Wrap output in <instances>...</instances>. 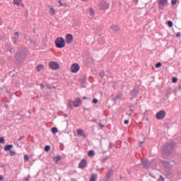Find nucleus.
<instances>
[{
    "instance_id": "18",
    "label": "nucleus",
    "mask_w": 181,
    "mask_h": 181,
    "mask_svg": "<svg viewBox=\"0 0 181 181\" xmlns=\"http://www.w3.org/2000/svg\"><path fill=\"white\" fill-rule=\"evenodd\" d=\"M77 135H80L81 136H83V138H86V133H84V130L81 129H78L77 130Z\"/></svg>"
},
{
    "instance_id": "34",
    "label": "nucleus",
    "mask_w": 181,
    "mask_h": 181,
    "mask_svg": "<svg viewBox=\"0 0 181 181\" xmlns=\"http://www.w3.org/2000/svg\"><path fill=\"white\" fill-rule=\"evenodd\" d=\"M83 78V80H81V79H80V81H81V83H82V84H83V83H86V75H83V76H82Z\"/></svg>"
},
{
    "instance_id": "31",
    "label": "nucleus",
    "mask_w": 181,
    "mask_h": 181,
    "mask_svg": "<svg viewBox=\"0 0 181 181\" xmlns=\"http://www.w3.org/2000/svg\"><path fill=\"white\" fill-rule=\"evenodd\" d=\"M49 13H51V15H54V13H56V11L53 7H51Z\"/></svg>"
},
{
    "instance_id": "36",
    "label": "nucleus",
    "mask_w": 181,
    "mask_h": 181,
    "mask_svg": "<svg viewBox=\"0 0 181 181\" xmlns=\"http://www.w3.org/2000/svg\"><path fill=\"white\" fill-rule=\"evenodd\" d=\"M172 91V88H168L167 90V97H169V94H170V92Z\"/></svg>"
},
{
    "instance_id": "46",
    "label": "nucleus",
    "mask_w": 181,
    "mask_h": 181,
    "mask_svg": "<svg viewBox=\"0 0 181 181\" xmlns=\"http://www.w3.org/2000/svg\"><path fill=\"white\" fill-rule=\"evenodd\" d=\"M5 46H6V49H9V47H11V45H9V44H8V43H6V44L5 45Z\"/></svg>"
},
{
    "instance_id": "44",
    "label": "nucleus",
    "mask_w": 181,
    "mask_h": 181,
    "mask_svg": "<svg viewBox=\"0 0 181 181\" xmlns=\"http://www.w3.org/2000/svg\"><path fill=\"white\" fill-rule=\"evenodd\" d=\"M172 81H173V83H177V78L173 77Z\"/></svg>"
},
{
    "instance_id": "23",
    "label": "nucleus",
    "mask_w": 181,
    "mask_h": 181,
    "mask_svg": "<svg viewBox=\"0 0 181 181\" xmlns=\"http://www.w3.org/2000/svg\"><path fill=\"white\" fill-rule=\"evenodd\" d=\"M94 155H95V153L94 152V151L90 150L88 151V156H89V158H93Z\"/></svg>"
},
{
    "instance_id": "27",
    "label": "nucleus",
    "mask_w": 181,
    "mask_h": 181,
    "mask_svg": "<svg viewBox=\"0 0 181 181\" xmlns=\"http://www.w3.org/2000/svg\"><path fill=\"white\" fill-rule=\"evenodd\" d=\"M170 170H168L165 171V175L167 177H170L172 176V172L170 171Z\"/></svg>"
},
{
    "instance_id": "38",
    "label": "nucleus",
    "mask_w": 181,
    "mask_h": 181,
    "mask_svg": "<svg viewBox=\"0 0 181 181\" xmlns=\"http://www.w3.org/2000/svg\"><path fill=\"white\" fill-rule=\"evenodd\" d=\"M161 66H162V63L160 62H158L156 64V69H159V67H161Z\"/></svg>"
},
{
    "instance_id": "30",
    "label": "nucleus",
    "mask_w": 181,
    "mask_h": 181,
    "mask_svg": "<svg viewBox=\"0 0 181 181\" xmlns=\"http://www.w3.org/2000/svg\"><path fill=\"white\" fill-rule=\"evenodd\" d=\"M57 132H58V130L56 127H52V134H57Z\"/></svg>"
},
{
    "instance_id": "17",
    "label": "nucleus",
    "mask_w": 181,
    "mask_h": 181,
    "mask_svg": "<svg viewBox=\"0 0 181 181\" xmlns=\"http://www.w3.org/2000/svg\"><path fill=\"white\" fill-rule=\"evenodd\" d=\"M74 107H78L79 105H81V99H80V98H76L75 101H74Z\"/></svg>"
},
{
    "instance_id": "49",
    "label": "nucleus",
    "mask_w": 181,
    "mask_h": 181,
    "mask_svg": "<svg viewBox=\"0 0 181 181\" xmlns=\"http://www.w3.org/2000/svg\"><path fill=\"white\" fill-rule=\"evenodd\" d=\"M160 180L161 181H165V177H163V176H162V175H160Z\"/></svg>"
},
{
    "instance_id": "45",
    "label": "nucleus",
    "mask_w": 181,
    "mask_h": 181,
    "mask_svg": "<svg viewBox=\"0 0 181 181\" xmlns=\"http://www.w3.org/2000/svg\"><path fill=\"white\" fill-rule=\"evenodd\" d=\"M8 74H9V76H10L11 77H15V74H13V72H12V71H10V72L8 73Z\"/></svg>"
},
{
    "instance_id": "19",
    "label": "nucleus",
    "mask_w": 181,
    "mask_h": 181,
    "mask_svg": "<svg viewBox=\"0 0 181 181\" xmlns=\"http://www.w3.org/2000/svg\"><path fill=\"white\" fill-rule=\"evenodd\" d=\"M45 69V66L43 64H39L36 66L37 71H42Z\"/></svg>"
},
{
    "instance_id": "29",
    "label": "nucleus",
    "mask_w": 181,
    "mask_h": 181,
    "mask_svg": "<svg viewBox=\"0 0 181 181\" xmlns=\"http://www.w3.org/2000/svg\"><path fill=\"white\" fill-rule=\"evenodd\" d=\"M99 76L101 78H104V76H105V71H104V70L101 71V72L99 74Z\"/></svg>"
},
{
    "instance_id": "35",
    "label": "nucleus",
    "mask_w": 181,
    "mask_h": 181,
    "mask_svg": "<svg viewBox=\"0 0 181 181\" xmlns=\"http://www.w3.org/2000/svg\"><path fill=\"white\" fill-rule=\"evenodd\" d=\"M45 152H49L50 151V146H45Z\"/></svg>"
},
{
    "instance_id": "60",
    "label": "nucleus",
    "mask_w": 181,
    "mask_h": 181,
    "mask_svg": "<svg viewBox=\"0 0 181 181\" xmlns=\"http://www.w3.org/2000/svg\"><path fill=\"white\" fill-rule=\"evenodd\" d=\"M58 2L59 3L60 6H63V4H62V1L61 0H59Z\"/></svg>"
},
{
    "instance_id": "16",
    "label": "nucleus",
    "mask_w": 181,
    "mask_h": 181,
    "mask_svg": "<svg viewBox=\"0 0 181 181\" xmlns=\"http://www.w3.org/2000/svg\"><path fill=\"white\" fill-rule=\"evenodd\" d=\"M142 165H144V168L145 169H148L149 166L151 165V162H149L148 160H144L142 161Z\"/></svg>"
},
{
    "instance_id": "53",
    "label": "nucleus",
    "mask_w": 181,
    "mask_h": 181,
    "mask_svg": "<svg viewBox=\"0 0 181 181\" xmlns=\"http://www.w3.org/2000/svg\"><path fill=\"white\" fill-rule=\"evenodd\" d=\"M46 87H47V88L49 90H52V86L50 85H46Z\"/></svg>"
},
{
    "instance_id": "41",
    "label": "nucleus",
    "mask_w": 181,
    "mask_h": 181,
    "mask_svg": "<svg viewBox=\"0 0 181 181\" xmlns=\"http://www.w3.org/2000/svg\"><path fill=\"white\" fill-rule=\"evenodd\" d=\"M0 40H6V37H5V35H1Z\"/></svg>"
},
{
    "instance_id": "33",
    "label": "nucleus",
    "mask_w": 181,
    "mask_h": 181,
    "mask_svg": "<svg viewBox=\"0 0 181 181\" xmlns=\"http://www.w3.org/2000/svg\"><path fill=\"white\" fill-rule=\"evenodd\" d=\"M167 24L168 25L169 28H172V26H173V22L171 21H168Z\"/></svg>"
},
{
    "instance_id": "64",
    "label": "nucleus",
    "mask_w": 181,
    "mask_h": 181,
    "mask_svg": "<svg viewBox=\"0 0 181 181\" xmlns=\"http://www.w3.org/2000/svg\"><path fill=\"white\" fill-rule=\"evenodd\" d=\"M178 88L179 90H181V83L179 84Z\"/></svg>"
},
{
    "instance_id": "59",
    "label": "nucleus",
    "mask_w": 181,
    "mask_h": 181,
    "mask_svg": "<svg viewBox=\"0 0 181 181\" xmlns=\"http://www.w3.org/2000/svg\"><path fill=\"white\" fill-rule=\"evenodd\" d=\"M99 125H100V128H104V124H102L101 123H99Z\"/></svg>"
},
{
    "instance_id": "25",
    "label": "nucleus",
    "mask_w": 181,
    "mask_h": 181,
    "mask_svg": "<svg viewBox=\"0 0 181 181\" xmlns=\"http://www.w3.org/2000/svg\"><path fill=\"white\" fill-rule=\"evenodd\" d=\"M97 179V174H93L89 181H95Z\"/></svg>"
},
{
    "instance_id": "54",
    "label": "nucleus",
    "mask_w": 181,
    "mask_h": 181,
    "mask_svg": "<svg viewBox=\"0 0 181 181\" xmlns=\"http://www.w3.org/2000/svg\"><path fill=\"white\" fill-rule=\"evenodd\" d=\"M109 149H112V144L111 143L109 144Z\"/></svg>"
},
{
    "instance_id": "55",
    "label": "nucleus",
    "mask_w": 181,
    "mask_h": 181,
    "mask_svg": "<svg viewBox=\"0 0 181 181\" xmlns=\"http://www.w3.org/2000/svg\"><path fill=\"white\" fill-rule=\"evenodd\" d=\"M117 99L116 98H113L112 101H114L115 104H117Z\"/></svg>"
},
{
    "instance_id": "1",
    "label": "nucleus",
    "mask_w": 181,
    "mask_h": 181,
    "mask_svg": "<svg viewBox=\"0 0 181 181\" xmlns=\"http://www.w3.org/2000/svg\"><path fill=\"white\" fill-rule=\"evenodd\" d=\"M28 56V49L26 47L20 48L15 54L16 64L21 66Z\"/></svg>"
},
{
    "instance_id": "43",
    "label": "nucleus",
    "mask_w": 181,
    "mask_h": 181,
    "mask_svg": "<svg viewBox=\"0 0 181 181\" xmlns=\"http://www.w3.org/2000/svg\"><path fill=\"white\" fill-rule=\"evenodd\" d=\"M11 153V156H13L14 155H16V152L13 151H10Z\"/></svg>"
},
{
    "instance_id": "2",
    "label": "nucleus",
    "mask_w": 181,
    "mask_h": 181,
    "mask_svg": "<svg viewBox=\"0 0 181 181\" xmlns=\"http://www.w3.org/2000/svg\"><path fill=\"white\" fill-rule=\"evenodd\" d=\"M175 146L176 143L175 141H170L163 146L162 148V154L163 156H170L171 153H173Z\"/></svg>"
},
{
    "instance_id": "3",
    "label": "nucleus",
    "mask_w": 181,
    "mask_h": 181,
    "mask_svg": "<svg viewBox=\"0 0 181 181\" xmlns=\"http://www.w3.org/2000/svg\"><path fill=\"white\" fill-rule=\"evenodd\" d=\"M55 45L57 49H63L66 46V40L62 37H59L55 40Z\"/></svg>"
},
{
    "instance_id": "8",
    "label": "nucleus",
    "mask_w": 181,
    "mask_h": 181,
    "mask_svg": "<svg viewBox=\"0 0 181 181\" xmlns=\"http://www.w3.org/2000/svg\"><path fill=\"white\" fill-rule=\"evenodd\" d=\"M70 69L72 73H77V71L80 70V65L77 63H74L71 66Z\"/></svg>"
},
{
    "instance_id": "5",
    "label": "nucleus",
    "mask_w": 181,
    "mask_h": 181,
    "mask_svg": "<svg viewBox=\"0 0 181 181\" xmlns=\"http://www.w3.org/2000/svg\"><path fill=\"white\" fill-rule=\"evenodd\" d=\"M99 8L102 11H105L110 8V4L105 1H102L99 4Z\"/></svg>"
},
{
    "instance_id": "48",
    "label": "nucleus",
    "mask_w": 181,
    "mask_h": 181,
    "mask_svg": "<svg viewBox=\"0 0 181 181\" xmlns=\"http://www.w3.org/2000/svg\"><path fill=\"white\" fill-rule=\"evenodd\" d=\"M124 124L125 125L129 124V120H128V119L124 120Z\"/></svg>"
},
{
    "instance_id": "10",
    "label": "nucleus",
    "mask_w": 181,
    "mask_h": 181,
    "mask_svg": "<svg viewBox=\"0 0 181 181\" xmlns=\"http://www.w3.org/2000/svg\"><path fill=\"white\" fill-rule=\"evenodd\" d=\"M66 42L67 45H70L73 43V35L71 34H67L65 37Z\"/></svg>"
},
{
    "instance_id": "39",
    "label": "nucleus",
    "mask_w": 181,
    "mask_h": 181,
    "mask_svg": "<svg viewBox=\"0 0 181 181\" xmlns=\"http://www.w3.org/2000/svg\"><path fill=\"white\" fill-rule=\"evenodd\" d=\"M0 144H5V138L0 137Z\"/></svg>"
},
{
    "instance_id": "28",
    "label": "nucleus",
    "mask_w": 181,
    "mask_h": 181,
    "mask_svg": "<svg viewBox=\"0 0 181 181\" xmlns=\"http://www.w3.org/2000/svg\"><path fill=\"white\" fill-rule=\"evenodd\" d=\"M60 159H62V156H58L54 158V160L55 163H57V162H59V160H60Z\"/></svg>"
},
{
    "instance_id": "42",
    "label": "nucleus",
    "mask_w": 181,
    "mask_h": 181,
    "mask_svg": "<svg viewBox=\"0 0 181 181\" xmlns=\"http://www.w3.org/2000/svg\"><path fill=\"white\" fill-rule=\"evenodd\" d=\"M108 159V157H105L101 160L102 163H105V161Z\"/></svg>"
},
{
    "instance_id": "61",
    "label": "nucleus",
    "mask_w": 181,
    "mask_h": 181,
    "mask_svg": "<svg viewBox=\"0 0 181 181\" xmlns=\"http://www.w3.org/2000/svg\"><path fill=\"white\" fill-rule=\"evenodd\" d=\"M8 60H12V56H8Z\"/></svg>"
},
{
    "instance_id": "56",
    "label": "nucleus",
    "mask_w": 181,
    "mask_h": 181,
    "mask_svg": "<svg viewBox=\"0 0 181 181\" xmlns=\"http://www.w3.org/2000/svg\"><path fill=\"white\" fill-rule=\"evenodd\" d=\"M25 138V136H21L19 139L18 141H21V139H23Z\"/></svg>"
},
{
    "instance_id": "22",
    "label": "nucleus",
    "mask_w": 181,
    "mask_h": 181,
    "mask_svg": "<svg viewBox=\"0 0 181 181\" xmlns=\"http://www.w3.org/2000/svg\"><path fill=\"white\" fill-rule=\"evenodd\" d=\"M42 43L44 47H46V46H47V36H45V38L42 40Z\"/></svg>"
},
{
    "instance_id": "21",
    "label": "nucleus",
    "mask_w": 181,
    "mask_h": 181,
    "mask_svg": "<svg viewBox=\"0 0 181 181\" xmlns=\"http://www.w3.org/2000/svg\"><path fill=\"white\" fill-rule=\"evenodd\" d=\"M13 148V145L12 144H8L6 146H4V151H11Z\"/></svg>"
},
{
    "instance_id": "50",
    "label": "nucleus",
    "mask_w": 181,
    "mask_h": 181,
    "mask_svg": "<svg viewBox=\"0 0 181 181\" xmlns=\"http://www.w3.org/2000/svg\"><path fill=\"white\" fill-rule=\"evenodd\" d=\"M29 179H30V175H28L27 178H24V180L29 181L30 180Z\"/></svg>"
},
{
    "instance_id": "4",
    "label": "nucleus",
    "mask_w": 181,
    "mask_h": 181,
    "mask_svg": "<svg viewBox=\"0 0 181 181\" xmlns=\"http://www.w3.org/2000/svg\"><path fill=\"white\" fill-rule=\"evenodd\" d=\"M49 66L51 70H59L60 69V65L59 63L54 61H51Z\"/></svg>"
},
{
    "instance_id": "58",
    "label": "nucleus",
    "mask_w": 181,
    "mask_h": 181,
    "mask_svg": "<svg viewBox=\"0 0 181 181\" xmlns=\"http://www.w3.org/2000/svg\"><path fill=\"white\" fill-rule=\"evenodd\" d=\"M180 33H177L176 35V37H180Z\"/></svg>"
},
{
    "instance_id": "40",
    "label": "nucleus",
    "mask_w": 181,
    "mask_h": 181,
    "mask_svg": "<svg viewBox=\"0 0 181 181\" xmlns=\"http://www.w3.org/2000/svg\"><path fill=\"white\" fill-rule=\"evenodd\" d=\"M92 103H93V104H98V99H97V98H93Z\"/></svg>"
},
{
    "instance_id": "9",
    "label": "nucleus",
    "mask_w": 181,
    "mask_h": 181,
    "mask_svg": "<svg viewBox=\"0 0 181 181\" xmlns=\"http://www.w3.org/2000/svg\"><path fill=\"white\" fill-rule=\"evenodd\" d=\"M160 162H161L163 166H164V168H165V169H169V170H170V169H172V168H173V166L170 164V162L165 161V160H161Z\"/></svg>"
},
{
    "instance_id": "6",
    "label": "nucleus",
    "mask_w": 181,
    "mask_h": 181,
    "mask_svg": "<svg viewBox=\"0 0 181 181\" xmlns=\"http://www.w3.org/2000/svg\"><path fill=\"white\" fill-rule=\"evenodd\" d=\"M112 176H114V170H108L104 177V181H110Z\"/></svg>"
},
{
    "instance_id": "52",
    "label": "nucleus",
    "mask_w": 181,
    "mask_h": 181,
    "mask_svg": "<svg viewBox=\"0 0 181 181\" xmlns=\"http://www.w3.org/2000/svg\"><path fill=\"white\" fill-rule=\"evenodd\" d=\"M14 35L17 37H19V32H16L14 33Z\"/></svg>"
},
{
    "instance_id": "7",
    "label": "nucleus",
    "mask_w": 181,
    "mask_h": 181,
    "mask_svg": "<svg viewBox=\"0 0 181 181\" xmlns=\"http://www.w3.org/2000/svg\"><path fill=\"white\" fill-rule=\"evenodd\" d=\"M156 117L157 119H163L166 117V112L165 110H160L156 113Z\"/></svg>"
},
{
    "instance_id": "13",
    "label": "nucleus",
    "mask_w": 181,
    "mask_h": 181,
    "mask_svg": "<svg viewBox=\"0 0 181 181\" xmlns=\"http://www.w3.org/2000/svg\"><path fill=\"white\" fill-rule=\"evenodd\" d=\"M88 9L89 11V15L91 19H94V17L95 16V10L93 7H90Z\"/></svg>"
},
{
    "instance_id": "14",
    "label": "nucleus",
    "mask_w": 181,
    "mask_h": 181,
    "mask_svg": "<svg viewBox=\"0 0 181 181\" xmlns=\"http://www.w3.org/2000/svg\"><path fill=\"white\" fill-rule=\"evenodd\" d=\"M87 166V160L86 159H83L78 165V168H80V169H84V168H86Z\"/></svg>"
},
{
    "instance_id": "62",
    "label": "nucleus",
    "mask_w": 181,
    "mask_h": 181,
    "mask_svg": "<svg viewBox=\"0 0 181 181\" xmlns=\"http://www.w3.org/2000/svg\"><path fill=\"white\" fill-rule=\"evenodd\" d=\"M14 40H18L19 39V37H13Z\"/></svg>"
},
{
    "instance_id": "32",
    "label": "nucleus",
    "mask_w": 181,
    "mask_h": 181,
    "mask_svg": "<svg viewBox=\"0 0 181 181\" xmlns=\"http://www.w3.org/2000/svg\"><path fill=\"white\" fill-rule=\"evenodd\" d=\"M24 160L25 162H29V156H28V154L24 156Z\"/></svg>"
},
{
    "instance_id": "24",
    "label": "nucleus",
    "mask_w": 181,
    "mask_h": 181,
    "mask_svg": "<svg viewBox=\"0 0 181 181\" xmlns=\"http://www.w3.org/2000/svg\"><path fill=\"white\" fill-rule=\"evenodd\" d=\"M73 105H74V102L71 100H69L68 107L69 108H70V110H73Z\"/></svg>"
},
{
    "instance_id": "57",
    "label": "nucleus",
    "mask_w": 181,
    "mask_h": 181,
    "mask_svg": "<svg viewBox=\"0 0 181 181\" xmlns=\"http://www.w3.org/2000/svg\"><path fill=\"white\" fill-rule=\"evenodd\" d=\"M13 43L14 45H18V40H14Z\"/></svg>"
},
{
    "instance_id": "12",
    "label": "nucleus",
    "mask_w": 181,
    "mask_h": 181,
    "mask_svg": "<svg viewBox=\"0 0 181 181\" xmlns=\"http://www.w3.org/2000/svg\"><path fill=\"white\" fill-rule=\"evenodd\" d=\"M166 4H168V0H159L158 1L159 9H163Z\"/></svg>"
},
{
    "instance_id": "15",
    "label": "nucleus",
    "mask_w": 181,
    "mask_h": 181,
    "mask_svg": "<svg viewBox=\"0 0 181 181\" xmlns=\"http://www.w3.org/2000/svg\"><path fill=\"white\" fill-rule=\"evenodd\" d=\"M139 93V89L137 88H134L131 92H130V95L132 97H136L138 94Z\"/></svg>"
},
{
    "instance_id": "63",
    "label": "nucleus",
    "mask_w": 181,
    "mask_h": 181,
    "mask_svg": "<svg viewBox=\"0 0 181 181\" xmlns=\"http://www.w3.org/2000/svg\"><path fill=\"white\" fill-rule=\"evenodd\" d=\"M0 26H2V18H0Z\"/></svg>"
},
{
    "instance_id": "47",
    "label": "nucleus",
    "mask_w": 181,
    "mask_h": 181,
    "mask_svg": "<svg viewBox=\"0 0 181 181\" xmlns=\"http://www.w3.org/2000/svg\"><path fill=\"white\" fill-rule=\"evenodd\" d=\"M177 2V0H172L173 5H176Z\"/></svg>"
},
{
    "instance_id": "20",
    "label": "nucleus",
    "mask_w": 181,
    "mask_h": 181,
    "mask_svg": "<svg viewBox=\"0 0 181 181\" xmlns=\"http://www.w3.org/2000/svg\"><path fill=\"white\" fill-rule=\"evenodd\" d=\"M21 2H22V0H13V4L17 6H21Z\"/></svg>"
},
{
    "instance_id": "26",
    "label": "nucleus",
    "mask_w": 181,
    "mask_h": 181,
    "mask_svg": "<svg viewBox=\"0 0 181 181\" xmlns=\"http://www.w3.org/2000/svg\"><path fill=\"white\" fill-rule=\"evenodd\" d=\"M6 50L9 52V53H15V49H13L12 47L6 48Z\"/></svg>"
},
{
    "instance_id": "51",
    "label": "nucleus",
    "mask_w": 181,
    "mask_h": 181,
    "mask_svg": "<svg viewBox=\"0 0 181 181\" xmlns=\"http://www.w3.org/2000/svg\"><path fill=\"white\" fill-rule=\"evenodd\" d=\"M149 176H151V177H153V179L156 178L155 176H153V175H152V173H149Z\"/></svg>"
},
{
    "instance_id": "37",
    "label": "nucleus",
    "mask_w": 181,
    "mask_h": 181,
    "mask_svg": "<svg viewBox=\"0 0 181 181\" xmlns=\"http://www.w3.org/2000/svg\"><path fill=\"white\" fill-rule=\"evenodd\" d=\"M121 97H122V93H119V95H117L115 98L117 100H121Z\"/></svg>"
},
{
    "instance_id": "11",
    "label": "nucleus",
    "mask_w": 181,
    "mask_h": 181,
    "mask_svg": "<svg viewBox=\"0 0 181 181\" xmlns=\"http://www.w3.org/2000/svg\"><path fill=\"white\" fill-rule=\"evenodd\" d=\"M110 29H111V30H112L113 32H115V33H117V32H119V27L118 26V25L115 23L110 25Z\"/></svg>"
}]
</instances>
